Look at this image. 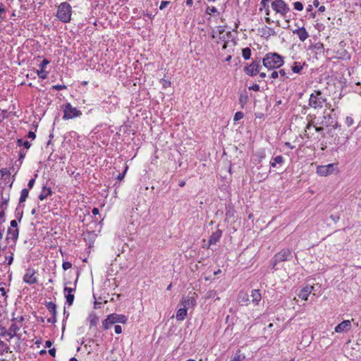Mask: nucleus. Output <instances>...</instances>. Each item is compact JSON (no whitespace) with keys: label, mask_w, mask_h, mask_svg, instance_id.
<instances>
[{"label":"nucleus","mask_w":361,"mask_h":361,"mask_svg":"<svg viewBox=\"0 0 361 361\" xmlns=\"http://www.w3.org/2000/svg\"><path fill=\"white\" fill-rule=\"evenodd\" d=\"M231 37V31L226 32L225 34L219 37L220 39L225 41L226 39H228Z\"/></svg>","instance_id":"nucleus-41"},{"label":"nucleus","mask_w":361,"mask_h":361,"mask_svg":"<svg viewBox=\"0 0 361 361\" xmlns=\"http://www.w3.org/2000/svg\"><path fill=\"white\" fill-rule=\"evenodd\" d=\"M19 235V230L18 228H9L7 231V235H6V240L8 241V243L9 244L10 242L11 243H16V240L18 238Z\"/></svg>","instance_id":"nucleus-12"},{"label":"nucleus","mask_w":361,"mask_h":361,"mask_svg":"<svg viewBox=\"0 0 361 361\" xmlns=\"http://www.w3.org/2000/svg\"><path fill=\"white\" fill-rule=\"evenodd\" d=\"M293 32L296 34L302 42L305 41L309 37V34L304 27L296 29Z\"/></svg>","instance_id":"nucleus-18"},{"label":"nucleus","mask_w":361,"mask_h":361,"mask_svg":"<svg viewBox=\"0 0 361 361\" xmlns=\"http://www.w3.org/2000/svg\"><path fill=\"white\" fill-rule=\"evenodd\" d=\"M92 214H93V215H94V216H96V215L99 214V209H98V208H96V207L93 208V209H92Z\"/></svg>","instance_id":"nucleus-64"},{"label":"nucleus","mask_w":361,"mask_h":361,"mask_svg":"<svg viewBox=\"0 0 361 361\" xmlns=\"http://www.w3.org/2000/svg\"><path fill=\"white\" fill-rule=\"evenodd\" d=\"M37 74L39 78L44 80L47 77V72L45 70L40 69L37 71Z\"/></svg>","instance_id":"nucleus-34"},{"label":"nucleus","mask_w":361,"mask_h":361,"mask_svg":"<svg viewBox=\"0 0 361 361\" xmlns=\"http://www.w3.org/2000/svg\"><path fill=\"white\" fill-rule=\"evenodd\" d=\"M249 300V295L246 293L240 292L239 294V303L245 305Z\"/></svg>","instance_id":"nucleus-28"},{"label":"nucleus","mask_w":361,"mask_h":361,"mask_svg":"<svg viewBox=\"0 0 361 361\" xmlns=\"http://www.w3.org/2000/svg\"><path fill=\"white\" fill-rule=\"evenodd\" d=\"M314 127L315 128V130L318 133L322 132L324 130L323 127L317 126V125H314Z\"/></svg>","instance_id":"nucleus-63"},{"label":"nucleus","mask_w":361,"mask_h":361,"mask_svg":"<svg viewBox=\"0 0 361 361\" xmlns=\"http://www.w3.org/2000/svg\"><path fill=\"white\" fill-rule=\"evenodd\" d=\"M20 328L21 325H19L17 323H13L6 334H7L10 338H12L14 336H18L17 332L20 329Z\"/></svg>","instance_id":"nucleus-17"},{"label":"nucleus","mask_w":361,"mask_h":361,"mask_svg":"<svg viewBox=\"0 0 361 361\" xmlns=\"http://www.w3.org/2000/svg\"><path fill=\"white\" fill-rule=\"evenodd\" d=\"M56 322V316H53V315H52V317L49 318V319H47V322H48V323H52V324H54V323H55Z\"/></svg>","instance_id":"nucleus-58"},{"label":"nucleus","mask_w":361,"mask_h":361,"mask_svg":"<svg viewBox=\"0 0 361 361\" xmlns=\"http://www.w3.org/2000/svg\"><path fill=\"white\" fill-rule=\"evenodd\" d=\"M330 218L332 219V221L334 223L338 222L340 219V217L338 215H334V214L331 215Z\"/></svg>","instance_id":"nucleus-56"},{"label":"nucleus","mask_w":361,"mask_h":361,"mask_svg":"<svg viewBox=\"0 0 361 361\" xmlns=\"http://www.w3.org/2000/svg\"><path fill=\"white\" fill-rule=\"evenodd\" d=\"M187 316V309L184 307L180 308L176 312V319L178 321H183Z\"/></svg>","instance_id":"nucleus-25"},{"label":"nucleus","mask_w":361,"mask_h":361,"mask_svg":"<svg viewBox=\"0 0 361 361\" xmlns=\"http://www.w3.org/2000/svg\"><path fill=\"white\" fill-rule=\"evenodd\" d=\"M326 102V98L322 91L314 90L310 96L308 105L314 109H322Z\"/></svg>","instance_id":"nucleus-3"},{"label":"nucleus","mask_w":361,"mask_h":361,"mask_svg":"<svg viewBox=\"0 0 361 361\" xmlns=\"http://www.w3.org/2000/svg\"><path fill=\"white\" fill-rule=\"evenodd\" d=\"M25 152L23 150H20L19 152V160H22L25 157Z\"/></svg>","instance_id":"nucleus-59"},{"label":"nucleus","mask_w":361,"mask_h":361,"mask_svg":"<svg viewBox=\"0 0 361 361\" xmlns=\"http://www.w3.org/2000/svg\"><path fill=\"white\" fill-rule=\"evenodd\" d=\"M271 8L276 14H279L283 18H286L290 8L283 0H274L271 4Z\"/></svg>","instance_id":"nucleus-4"},{"label":"nucleus","mask_w":361,"mask_h":361,"mask_svg":"<svg viewBox=\"0 0 361 361\" xmlns=\"http://www.w3.org/2000/svg\"><path fill=\"white\" fill-rule=\"evenodd\" d=\"M65 297H66V302L68 303V305L69 306L72 305L73 303V301H74V298H75L74 294L73 293L66 294V295H65Z\"/></svg>","instance_id":"nucleus-33"},{"label":"nucleus","mask_w":361,"mask_h":361,"mask_svg":"<svg viewBox=\"0 0 361 361\" xmlns=\"http://www.w3.org/2000/svg\"><path fill=\"white\" fill-rule=\"evenodd\" d=\"M245 358L244 355L239 354L238 353H235L234 357L230 361H242Z\"/></svg>","instance_id":"nucleus-37"},{"label":"nucleus","mask_w":361,"mask_h":361,"mask_svg":"<svg viewBox=\"0 0 361 361\" xmlns=\"http://www.w3.org/2000/svg\"><path fill=\"white\" fill-rule=\"evenodd\" d=\"M217 32L220 35V36L224 34V26H219L217 27Z\"/></svg>","instance_id":"nucleus-52"},{"label":"nucleus","mask_w":361,"mask_h":361,"mask_svg":"<svg viewBox=\"0 0 361 361\" xmlns=\"http://www.w3.org/2000/svg\"><path fill=\"white\" fill-rule=\"evenodd\" d=\"M115 333L117 334H120L122 333V327L120 325H116L114 326Z\"/></svg>","instance_id":"nucleus-51"},{"label":"nucleus","mask_w":361,"mask_h":361,"mask_svg":"<svg viewBox=\"0 0 361 361\" xmlns=\"http://www.w3.org/2000/svg\"><path fill=\"white\" fill-rule=\"evenodd\" d=\"M127 169H128V167L126 166L125 171H123V173L118 174V176H117V179L118 180H121L123 179V178L125 176V174H126V172L127 171Z\"/></svg>","instance_id":"nucleus-55"},{"label":"nucleus","mask_w":361,"mask_h":361,"mask_svg":"<svg viewBox=\"0 0 361 361\" xmlns=\"http://www.w3.org/2000/svg\"><path fill=\"white\" fill-rule=\"evenodd\" d=\"M29 190L23 188L20 192V197L19 198V204L24 202L28 197Z\"/></svg>","instance_id":"nucleus-27"},{"label":"nucleus","mask_w":361,"mask_h":361,"mask_svg":"<svg viewBox=\"0 0 361 361\" xmlns=\"http://www.w3.org/2000/svg\"><path fill=\"white\" fill-rule=\"evenodd\" d=\"M305 66V63H300L295 61L293 64L291 66V71L294 73H301L302 70L303 69V67Z\"/></svg>","instance_id":"nucleus-23"},{"label":"nucleus","mask_w":361,"mask_h":361,"mask_svg":"<svg viewBox=\"0 0 361 361\" xmlns=\"http://www.w3.org/2000/svg\"><path fill=\"white\" fill-rule=\"evenodd\" d=\"M345 123L347 124L348 126H352L353 123V118H351L350 116H347L345 118Z\"/></svg>","instance_id":"nucleus-48"},{"label":"nucleus","mask_w":361,"mask_h":361,"mask_svg":"<svg viewBox=\"0 0 361 361\" xmlns=\"http://www.w3.org/2000/svg\"><path fill=\"white\" fill-rule=\"evenodd\" d=\"M51 88L53 90L59 91V90L66 89V86L63 85H53Z\"/></svg>","instance_id":"nucleus-44"},{"label":"nucleus","mask_w":361,"mask_h":361,"mask_svg":"<svg viewBox=\"0 0 361 361\" xmlns=\"http://www.w3.org/2000/svg\"><path fill=\"white\" fill-rule=\"evenodd\" d=\"M11 351H10V348L8 345L5 343L4 341L0 340V355L4 356L5 357L3 358L4 360L7 357V355L11 353Z\"/></svg>","instance_id":"nucleus-21"},{"label":"nucleus","mask_w":361,"mask_h":361,"mask_svg":"<svg viewBox=\"0 0 361 361\" xmlns=\"http://www.w3.org/2000/svg\"><path fill=\"white\" fill-rule=\"evenodd\" d=\"M11 224V227L12 228H17V226H18V223H17V221L16 220H12L10 223Z\"/></svg>","instance_id":"nucleus-57"},{"label":"nucleus","mask_w":361,"mask_h":361,"mask_svg":"<svg viewBox=\"0 0 361 361\" xmlns=\"http://www.w3.org/2000/svg\"><path fill=\"white\" fill-rule=\"evenodd\" d=\"M250 297L252 298V302L255 304V305H258L259 304V302L262 299V295H261V293L259 292V290L258 289H254L251 291V295H250Z\"/></svg>","instance_id":"nucleus-20"},{"label":"nucleus","mask_w":361,"mask_h":361,"mask_svg":"<svg viewBox=\"0 0 361 361\" xmlns=\"http://www.w3.org/2000/svg\"><path fill=\"white\" fill-rule=\"evenodd\" d=\"M46 307L53 316H56V305L55 303L53 302H47Z\"/></svg>","instance_id":"nucleus-26"},{"label":"nucleus","mask_w":361,"mask_h":361,"mask_svg":"<svg viewBox=\"0 0 361 361\" xmlns=\"http://www.w3.org/2000/svg\"><path fill=\"white\" fill-rule=\"evenodd\" d=\"M294 8L298 11L303 10V4L300 1H296L293 4Z\"/></svg>","instance_id":"nucleus-39"},{"label":"nucleus","mask_w":361,"mask_h":361,"mask_svg":"<svg viewBox=\"0 0 361 361\" xmlns=\"http://www.w3.org/2000/svg\"><path fill=\"white\" fill-rule=\"evenodd\" d=\"M0 330H1V333H0L1 336L5 337V336H8L7 334H4V333H6L8 331L6 329L5 327L0 325Z\"/></svg>","instance_id":"nucleus-49"},{"label":"nucleus","mask_w":361,"mask_h":361,"mask_svg":"<svg viewBox=\"0 0 361 361\" xmlns=\"http://www.w3.org/2000/svg\"><path fill=\"white\" fill-rule=\"evenodd\" d=\"M82 115V112L73 107L70 103H67L63 110V120L72 119L75 117H78Z\"/></svg>","instance_id":"nucleus-7"},{"label":"nucleus","mask_w":361,"mask_h":361,"mask_svg":"<svg viewBox=\"0 0 361 361\" xmlns=\"http://www.w3.org/2000/svg\"><path fill=\"white\" fill-rule=\"evenodd\" d=\"M35 137H36V135H35V133L34 132H32V131H30V132L28 133V134H27V137H28V138H31V139L34 140V139L35 138Z\"/></svg>","instance_id":"nucleus-61"},{"label":"nucleus","mask_w":361,"mask_h":361,"mask_svg":"<svg viewBox=\"0 0 361 361\" xmlns=\"http://www.w3.org/2000/svg\"><path fill=\"white\" fill-rule=\"evenodd\" d=\"M72 8L67 2H62L57 9L56 17L63 23H69L71 20Z\"/></svg>","instance_id":"nucleus-2"},{"label":"nucleus","mask_w":361,"mask_h":361,"mask_svg":"<svg viewBox=\"0 0 361 361\" xmlns=\"http://www.w3.org/2000/svg\"><path fill=\"white\" fill-rule=\"evenodd\" d=\"M249 90H254V91H259V85L257 84H254L252 86L249 87Z\"/></svg>","instance_id":"nucleus-53"},{"label":"nucleus","mask_w":361,"mask_h":361,"mask_svg":"<svg viewBox=\"0 0 361 361\" xmlns=\"http://www.w3.org/2000/svg\"><path fill=\"white\" fill-rule=\"evenodd\" d=\"M112 324H113L111 323V320L109 319V316L107 317V318L106 319H104L102 322V326L105 330L108 329L110 327V326Z\"/></svg>","instance_id":"nucleus-35"},{"label":"nucleus","mask_w":361,"mask_h":361,"mask_svg":"<svg viewBox=\"0 0 361 361\" xmlns=\"http://www.w3.org/2000/svg\"><path fill=\"white\" fill-rule=\"evenodd\" d=\"M17 145L19 147L23 146L25 149H29L31 146V144L27 140H23V139H18L17 140Z\"/></svg>","instance_id":"nucleus-30"},{"label":"nucleus","mask_w":361,"mask_h":361,"mask_svg":"<svg viewBox=\"0 0 361 361\" xmlns=\"http://www.w3.org/2000/svg\"><path fill=\"white\" fill-rule=\"evenodd\" d=\"M50 63V61L47 59H43V61H42V63H40L39 65V67H40V69H43V70H45V67Z\"/></svg>","instance_id":"nucleus-43"},{"label":"nucleus","mask_w":361,"mask_h":361,"mask_svg":"<svg viewBox=\"0 0 361 361\" xmlns=\"http://www.w3.org/2000/svg\"><path fill=\"white\" fill-rule=\"evenodd\" d=\"M9 195L4 197L2 192H0V225L5 221V211L8 207Z\"/></svg>","instance_id":"nucleus-8"},{"label":"nucleus","mask_w":361,"mask_h":361,"mask_svg":"<svg viewBox=\"0 0 361 361\" xmlns=\"http://www.w3.org/2000/svg\"><path fill=\"white\" fill-rule=\"evenodd\" d=\"M181 305L183 307L188 310V308L192 307L196 305V300L192 297L186 296L182 299Z\"/></svg>","instance_id":"nucleus-15"},{"label":"nucleus","mask_w":361,"mask_h":361,"mask_svg":"<svg viewBox=\"0 0 361 361\" xmlns=\"http://www.w3.org/2000/svg\"><path fill=\"white\" fill-rule=\"evenodd\" d=\"M261 69L260 61L255 60L249 66L244 68L245 73L250 76L256 75Z\"/></svg>","instance_id":"nucleus-9"},{"label":"nucleus","mask_w":361,"mask_h":361,"mask_svg":"<svg viewBox=\"0 0 361 361\" xmlns=\"http://www.w3.org/2000/svg\"><path fill=\"white\" fill-rule=\"evenodd\" d=\"M263 66L269 70L280 68L284 63L283 58L277 53H267L262 60Z\"/></svg>","instance_id":"nucleus-1"},{"label":"nucleus","mask_w":361,"mask_h":361,"mask_svg":"<svg viewBox=\"0 0 361 361\" xmlns=\"http://www.w3.org/2000/svg\"><path fill=\"white\" fill-rule=\"evenodd\" d=\"M205 13H206V14H208V15H212V13H219L217 9L214 6H212V7L208 6L206 8Z\"/></svg>","instance_id":"nucleus-36"},{"label":"nucleus","mask_w":361,"mask_h":361,"mask_svg":"<svg viewBox=\"0 0 361 361\" xmlns=\"http://www.w3.org/2000/svg\"><path fill=\"white\" fill-rule=\"evenodd\" d=\"M35 183V178H32L29 180L28 183H27V186L29 188V189H31L32 188V187L34 186V184Z\"/></svg>","instance_id":"nucleus-54"},{"label":"nucleus","mask_w":361,"mask_h":361,"mask_svg":"<svg viewBox=\"0 0 361 361\" xmlns=\"http://www.w3.org/2000/svg\"><path fill=\"white\" fill-rule=\"evenodd\" d=\"M72 264L69 262H63L62 264V267L64 270H67L70 268H71Z\"/></svg>","instance_id":"nucleus-46"},{"label":"nucleus","mask_w":361,"mask_h":361,"mask_svg":"<svg viewBox=\"0 0 361 361\" xmlns=\"http://www.w3.org/2000/svg\"><path fill=\"white\" fill-rule=\"evenodd\" d=\"M75 291V288H68V287H65L64 289H63V292H64V294L66 295V294H71L73 293V292Z\"/></svg>","instance_id":"nucleus-45"},{"label":"nucleus","mask_w":361,"mask_h":361,"mask_svg":"<svg viewBox=\"0 0 361 361\" xmlns=\"http://www.w3.org/2000/svg\"><path fill=\"white\" fill-rule=\"evenodd\" d=\"M292 253L289 249H283L279 252L276 253L273 259V269L275 266L282 262L290 260L292 258Z\"/></svg>","instance_id":"nucleus-6"},{"label":"nucleus","mask_w":361,"mask_h":361,"mask_svg":"<svg viewBox=\"0 0 361 361\" xmlns=\"http://www.w3.org/2000/svg\"><path fill=\"white\" fill-rule=\"evenodd\" d=\"M162 86L164 88H167L171 85V82L166 80H161Z\"/></svg>","instance_id":"nucleus-50"},{"label":"nucleus","mask_w":361,"mask_h":361,"mask_svg":"<svg viewBox=\"0 0 361 361\" xmlns=\"http://www.w3.org/2000/svg\"><path fill=\"white\" fill-rule=\"evenodd\" d=\"M222 236V231L220 229H217L215 232H214L209 240V247L211 245H215L217 242L219 241L220 238Z\"/></svg>","instance_id":"nucleus-19"},{"label":"nucleus","mask_w":361,"mask_h":361,"mask_svg":"<svg viewBox=\"0 0 361 361\" xmlns=\"http://www.w3.org/2000/svg\"><path fill=\"white\" fill-rule=\"evenodd\" d=\"M169 4H170V1H163L161 2L160 6H159V9L160 10H163Z\"/></svg>","instance_id":"nucleus-47"},{"label":"nucleus","mask_w":361,"mask_h":361,"mask_svg":"<svg viewBox=\"0 0 361 361\" xmlns=\"http://www.w3.org/2000/svg\"><path fill=\"white\" fill-rule=\"evenodd\" d=\"M278 77H279V72H278V71H273V72L271 73V78L272 79H276V78H277Z\"/></svg>","instance_id":"nucleus-60"},{"label":"nucleus","mask_w":361,"mask_h":361,"mask_svg":"<svg viewBox=\"0 0 361 361\" xmlns=\"http://www.w3.org/2000/svg\"><path fill=\"white\" fill-rule=\"evenodd\" d=\"M49 353L51 356L55 357L56 355V349L54 348L49 350Z\"/></svg>","instance_id":"nucleus-62"},{"label":"nucleus","mask_w":361,"mask_h":361,"mask_svg":"<svg viewBox=\"0 0 361 361\" xmlns=\"http://www.w3.org/2000/svg\"><path fill=\"white\" fill-rule=\"evenodd\" d=\"M334 171V164H329L324 166H319L317 168V173L322 176L331 174Z\"/></svg>","instance_id":"nucleus-11"},{"label":"nucleus","mask_w":361,"mask_h":361,"mask_svg":"<svg viewBox=\"0 0 361 361\" xmlns=\"http://www.w3.org/2000/svg\"><path fill=\"white\" fill-rule=\"evenodd\" d=\"M248 101V96L247 92L243 93L239 97V103L241 104V106L243 108L244 106L247 104Z\"/></svg>","instance_id":"nucleus-29"},{"label":"nucleus","mask_w":361,"mask_h":361,"mask_svg":"<svg viewBox=\"0 0 361 361\" xmlns=\"http://www.w3.org/2000/svg\"><path fill=\"white\" fill-rule=\"evenodd\" d=\"M53 193L52 190L50 188H47L46 186H44L42 188V190L41 191V193L39 195V199L40 200H44L49 196L51 195Z\"/></svg>","instance_id":"nucleus-22"},{"label":"nucleus","mask_w":361,"mask_h":361,"mask_svg":"<svg viewBox=\"0 0 361 361\" xmlns=\"http://www.w3.org/2000/svg\"><path fill=\"white\" fill-rule=\"evenodd\" d=\"M351 328V321L350 320H344L340 324H338L335 327V331L336 333H342L344 331H348Z\"/></svg>","instance_id":"nucleus-13"},{"label":"nucleus","mask_w":361,"mask_h":361,"mask_svg":"<svg viewBox=\"0 0 361 361\" xmlns=\"http://www.w3.org/2000/svg\"><path fill=\"white\" fill-rule=\"evenodd\" d=\"M109 319H111L112 324H126L127 322L128 318L123 314H111L109 315Z\"/></svg>","instance_id":"nucleus-14"},{"label":"nucleus","mask_w":361,"mask_h":361,"mask_svg":"<svg viewBox=\"0 0 361 361\" xmlns=\"http://www.w3.org/2000/svg\"><path fill=\"white\" fill-rule=\"evenodd\" d=\"M216 295V292L214 290H209L208 292H207L205 298L207 299H212V298H214Z\"/></svg>","instance_id":"nucleus-38"},{"label":"nucleus","mask_w":361,"mask_h":361,"mask_svg":"<svg viewBox=\"0 0 361 361\" xmlns=\"http://www.w3.org/2000/svg\"><path fill=\"white\" fill-rule=\"evenodd\" d=\"M23 281L30 285L35 284L37 282V276H35V271L33 269H27L23 276Z\"/></svg>","instance_id":"nucleus-10"},{"label":"nucleus","mask_w":361,"mask_h":361,"mask_svg":"<svg viewBox=\"0 0 361 361\" xmlns=\"http://www.w3.org/2000/svg\"><path fill=\"white\" fill-rule=\"evenodd\" d=\"M242 55L245 60L250 59L251 56V49L249 47L244 48L242 50Z\"/></svg>","instance_id":"nucleus-31"},{"label":"nucleus","mask_w":361,"mask_h":361,"mask_svg":"<svg viewBox=\"0 0 361 361\" xmlns=\"http://www.w3.org/2000/svg\"><path fill=\"white\" fill-rule=\"evenodd\" d=\"M244 117V114L242 111H238L234 115V121H237L242 119Z\"/></svg>","instance_id":"nucleus-40"},{"label":"nucleus","mask_w":361,"mask_h":361,"mask_svg":"<svg viewBox=\"0 0 361 361\" xmlns=\"http://www.w3.org/2000/svg\"><path fill=\"white\" fill-rule=\"evenodd\" d=\"M12 321L13 322H16L15 323H17L19 325H21L22 326V323L24 321V317L23 316H20V317H18L16 318H13L12 319Z\"/></svg>","instance_id":"nucleus-42"},{"label":"nucleus","mask_w":361,"mask_h":361,"mask_svg":"<svg viewBox=\"0 0 361 361\" xmlns=\"http://www.w3.org/2000/svg\"><path fill=\"white\" fill-rule=\"evenodd\" d=\"M317 125L324 126H332L334 128H336L338 126V122L334 116L326 111L324 112L322 117L319 118L316 123Z\"/></svg>","instance_id":"nucleus-5"},{"label":"nucleus","mask_w":361,"mask_h":361,"mask_svg":"<svg viewBox=\"0 0 361 361\" xmlns=\"http://www.w3.org/2000/svg\"><path fill=\"white\" fill-rule=\"evenodd\" d=\"M289 74H290V72L288 71L287 73L285 69H281L279 71V75H281L282 81H285L286 79H288L289 78V76H288Z\"/></svg>","instance_id":"nucleus-32"},{"label":"nucleus","mask_w":361,"mask_h":361,"mask_svg":"<svg viewBox=\"0 0 361 361\" xmlns=\"http://www.w3.org/2000/svg\"><path fill=\"white\" fill-rule=\"evenodd\" d=\"M283 162V157L281 155H279L271 159L270 161V166L273 168H275L278 164L281 165Z\"/></svg>","instance_id":"nucleus-24"},{"label":"nucleus","mask_w":361,"mask_h":361,"mask_svg":"<svg viewBox=\"0 0 361 361\" xmlns=\"http://www.w3.org/2000/svg\"><path fill=\"white\" fill-rule=\"evenodd\" d=\"M313 288V286H306L300 290V293H298V297L302 300H307Z\"/></svg>","instance_id":"nucleus-16"}]
</instances>
